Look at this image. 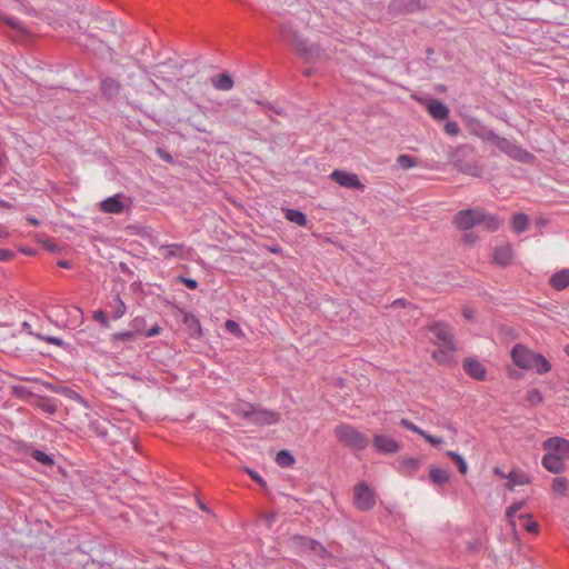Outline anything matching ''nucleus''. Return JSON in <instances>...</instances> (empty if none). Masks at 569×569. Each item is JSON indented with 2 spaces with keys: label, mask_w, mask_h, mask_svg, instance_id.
<instances>
[{
  "label": "nucleus",
  "mask_w": 569,
  "mask_h": 569,
  "mask_svg": "<svg viewBox=\"0 0 569 569\" xmlns=\"http://www.w3.org/2000/svg\"><path fill=\"white\" fill-rule=\"evenodd\" d=\"M41 310H42V312L46 315V317L48 319H51L52 315H51V312L47 308L41 307Z\"/></svg>",
  "instance_id": "obj_63"
},
{
  "label": "nucleus",
  "mask_w": 569,
  "mask_h": 569,
  "mask_svg": "<svg viewBox=\"0 0 569 569\" xmlns=\"http://www.w3.org/2000/svg\"><path fill=\"white\" fill-rule=\"evenodd\" d=\"M160 331L161 328L158 325H154L149 330L144 331L143 336L148 338L156 337L160 333Z\"/></svg>",
  "instance_id": "obj_50"
},
{
  "label": "nucleus",
  "mask_w": 569,
  "mask_h": 569,
  "mask_svg": "<svg viewBox=\"0 0 569 569\" xmlns=\"http://www.w3.org/2000/svg\"><path fill=\"white\" fill-rule=\"evenodd\" d=\"M183 246L182 244H170L161 248L162 254L164 257H177L182 253Z\"/></svg>",
  "instance_id": "obj_35"
},
{
  "label": "nucleus",
  "mask_w": 569,
  "mask_h": 569,
  "mask_svg": "<svg viewBox=\"0 0 569 569\" xmlns=\"http://www.w3.org/2000/svg\"><path fill=\"white\" fill-rule=\"evenodd\" d=\"M64 459L53 451L38 450V472H42L50 478L60 479L64 476Z\"/></svg>",
  "instance_id": "obj_3"
},
{
  "label": "nucleus",
  "mask_w": 569,
  "mask_h": 569,
  "mask_svg": "<svg viewBox=\"0 0 569 569\" xmlns=\"http://www.w3.org/2000/svg\"><path fill=\"white\" fill-rule=\"evenodd\" d=\"M421 468V460L413 457H402L398 460V471L405 477H413Z\"/></svg>",
  "instance_id": "obj_12"
},
{
  "label": "nucleus",
  "mask_w": 569,
  "mask_h": 569,
  "mask_svg": "<svg viewBox=\"0 0 569 569\" xmlns=\"http://www.w3.org/2000/svg\"><path fill=\"white\" fill-rule=\"evenodd\" d=\"M375 449L385 455L395 453L399 450L400 445L397 440L389 436L376 435L372 439Z\"/></svg>",
  "instance_id": "obj_10"
},
{
  "label": "nucleus",
  "mask_w": 569,
  "mask_h": 569,
  "mask_svg": "<svg viewBox=\"0 0 569 569\" xmlns=\"http://www.w3.org/2000/svg\"><path fill=\"white\" fill-rule=\"evenodd\" d=\"M529 400L531 402H540L542 400V396L538 390H531L529 393Z\"/></svg>",
  "instance_id": "obj_52"
},
{
  "label": "nucleus",
  "mask_w": 569,
  "mask_h": 569,
  "mask_svg": "<svg viewBox=\"0 0 569 569\" xmlns=\"http://www.w3.org/2000/svg\"><path fill=\"white\" fill-rule=\"evenodd\" d=\"M550 286L556 290H563L569 286V269H562L550 278Z\"/></svg>",
  "instance_id": "obj_19"
},
{
  "label": "nucleus",
  "mask_w": 569,
  "mask_h": 569,
  "mask_svg": "<svg viewBox=\"0 0 569 569\" xmlns=\"http://www.w3.org/2000/svg\"><path fill=\"white\" fill-rule=\"evenodd\" d=\"M158 153L160 154V157L166 160V161H172V158L169 153H167L166 151H162L161 149L158 150Z\"/></svg>",
  "instance_id": "obj_55"
},
{
  "label": "nucleus",
  "mask_w": 569,
  "mask_h": 569,
  "mask_svg": "<svg viewBox=\"0 0 569 569\" xmlns=\"http://www.w3.org/2000/svg\"><path fill=\"white\" fill-rule=\"evenodd\" d=\"M397 162L402 169H406V170L411 169L417 164V161L415 160V158L409 154H400L397 158Z\"/></svg>",
  "instance_id": "obj_36"
},
{
  "label": "nucleus",
  "mask_w": 569,
  "mask_h": 569,
  "mask_svg": "<svg viewBox=\"0 0 569 569\" xmlns=\"http://www.w3.org/2000/svg\"><path fill=\"white\" fill-rule=\"evenodd\" d=\"M184 322L190 325V326L197 327L198 332L200 333V331H201L200 322L198 321V319L193 315L187 313L184 316Z\"/></svg>",
  "instance_id": "obj_45"
},
{
  "label": "nucleus",
  "mask_w": 569,
  "mask_h": 569,
  "mask_svg": "<svg viewBox=\"0 0 569 569\" xmlns=\"http://www.w3.org/2000/svg\"><path fill=\"white\" fill-rule=\"evenodd\" d=\"M463 240H465L466 242H472V241H475V238L472 237V234H471V233H466V234L463 236Z\"/></svg>",
  "instance_id": "obj_60"
},
{
  "label": "nucleus",
  "mask_w": 569,
  "mask_h": 569,
  "mask_svg": "<svg viewBox=\"0 0 569 569\" xmlns=\"http://www.w3.org/2000/svg\"><path fill=\"white\" fill-rule=\"evenodd\" d=\"M481 224L485 226L488 231H496L500 226V221L497 217L485 212V219Z\"/></svg>",
  "instance_id": "obj_34"
},
{
  "label": "nucleus",
  "mask_w": 569,
  "mask_h": 569,
  "mask_svg": "<svg viewBox=\"0 0 569 569\" xmlns=\"http://www.w3.org/2000/svg\"><path fill=\"white\" fill-rule=\"evenodd\" d=\"M252 410L253 406L246 401H236L230 405V411L243 419H250Z\"/></svg>",
  "instance_id": "obj_21"
},
{
  "label": "nucleus",
  "mask_w": 569,
  "mask_h": 569,
  "mask_svg": "<svg viewBox=\"0 0 569 569\" xmlns=\"http://www.w3.org/2000/svg\"><path fill=\"white\" fill-rule=\"evenodd\" d=\"M249 475L252 477V479H254L257 482H259L260 485H266V482L263 481V479L254 471H249Z\"/></svg>",
  "instance_id": "obj_54"
},
{
  "label": "nucleus",
  "mask_w": 569,
  "mask_h": 569,
  "mask_svg": "<svg viewBox=\"0 0 569 569\" xmlns=\"http://www.w3.org/2000/svg\"><path fill=\"white\" fill-rule=\"evenodd\" d=\"M211 84L220 91H229L233 88V79L228 72H223L218 76H213L210 78Z\"/></svg>",
  "instance_id": "obj_17"
},
{
  "label": "nucleus",
  "mask_w": 569,
  "mask_h": 569,
  "mask_svg": "<svg viewBox=\"0 0 569 569\" xmlns=\"http://www.w3.org/2000/svg\"><path fill=\"white\" fill-rule=\"evenodd\" d=\"M463 370L471 378L482 381L486 379L487 370L485 366L475 358L466 359L462 363Z\"/></svg>",
  "instance_id": "obj_11"
},
{
  "label": "nucleus",
  "mask_w": 569,
  "mask_h": 569,
  "mask_svg": "<svg viewBox=\"0 0 569 569\" xmlns=\"http://www.w3.org/2000/svg\"><path fill=\"white\" fill-rule=\"evenodd\" d=\"M297 542L301 545H308L310 549V553L315 556L325 557L327 555L326 549L317 541L309 539L307 537H300L297 539Z\"/></svg>",
  "instance_id": "obj_22"
},
{
  "label": "nucleus",
  "mask_w": 569,
  "mask_h": 569,
  "mask_svg": "<svg viewBox=\"0 0 569 569\" xmlns=\"http://www.w3.org/2000/svg\"><path fill=\"white\" fill-rule=\"evenodd\" d=\"M468 174H471V176H479L480 174V171L476 168V169H469V170H465Z\"/></svg>",
  "instance_id": "obj_59"
},
{
  "label": "nucleus",
  "mask_w": 569,
  "mask_h": 569,
  "mask_svg": "<svg viewBox=\"0 0 569 569\" xmlns=\"http://www.w3.org/2000/svg\"><path fill=\"white\" fill-rule=\"evenodd\" d=\"M400 425L403 426L405 428H407L408 430L415 432V433H418L419 436L423 435V430L420 429L418 426H416L415 423H412L410 420L408 419H401L400 420Z\"/></svg>",
  "instance_id": "obj_41"
},
{
  "label": "nucleus",
  "mask_w": 569,
  "mask_h": 569,
  "mask_svg": "<svg viewBox=\"0 0 569 569\" xmlns=\"http://www.w3.org/2000/svg\"><path fill=\"white\" fill-rule=\"evenodd\" d=\"M144 325H146V319L143 317H136L130 322L131 330L137 332V337L144 333V331H143Z\"/></svg>",
  "instance_id": "obj_37"
},
{
  "label": "nucleus",
  "mask_w": 569,
  "mask_h": 569,
  "mask_svg": "<svg viewBox=\"0 0 569 569\" xmlns=\"http://www.w3.org/2000/svg\"><path fill=\"white\" fill-rule=\"evenodd\" d=\"M38 408H42V410L47 411L48 413H53L56 411V406L53 403H42L39 397Z\"/></svg>",
  "instance_id": "obj_49"
},
{
  "label": "nucleus",
  "mask_w": 569,
  "mask_h": 569,
  "mask_svg": "<svg viewBox=\"0 0 569 569\" xmlns=\"http://www.w3.org/2000/svg\"><path fill=\"white\" fill-rule=\"evenodd\" d=\"M14 391H16L17 395L22 396L23 388L22 387H14Z\"/></svg>",
  "instance_id": "obj_64"
},
{
  "label": "nucleus",
  "mask_w": 569,
  "mask_h": 569,
  "mask_svg": "<svg viewBox=\"0 0 569 569\" xmlns=\"http://www.w3.org/2000/svg\"><path fill=\"white\" fill-rule=\"evenodd\" d=\"M421 437H423L432 446H438L443 442V440L441 438L428 435L425 431H423V435H421Z\"/></svg>",
  "instance_id": "obj_47"
},
{
  "label": "nucleus",
  "mask_w": 569,
  "mask_h": 569,
  "mask_svg": "<svg viewBox=\"0 0 569 569\" xmlns=\"http://www.w3.org/2000/svg\"><path fill=\"white\" fill-rule=\"evenodd\" d=\"M547 453L542 457V466L550 472L559 475L566 470V460L569 459V440L552 437L543 441Z\"/></svg>",
  "instance_id": "obj_1"
},
{
  "label": "nucleus",
  "mask_w": 569,
  "mask_h": 569,
  "mask_svg": "<svg viewBox=\"0 0 569 569\" xmlns=\"http://www.w3.org/2000/svg\"><path fill=\"white\" fill-rule=\"evenodd\" d=\"M111 307L113 309L112 318L114 320L122 318L127 311V307H126L124 302L121 300L119 295H117L114 297L113 303H111Z\"/></svg>",
  "instance_id": "obj_28"
},
{
  "label": "nucleus",
  "mask_w": 569,
  "mask_h": 569,
  "mask_svg": "<svg viewBox=\"0 0 569 569\" xmlns=\"http://www.w3.org/2000/svg\"><path fill=\"white\" fill-rule=\"evenodd\" d=\"M137 338V332L132 330H126L113 333V339L118 341H132Z\"/></svg>",
  "instance_id": "obj_38"
},
{
  "label": "nucleus",
  "mask_w": 569,
  "mask_h": 569,
  "mask_svg": "<svg viewBox=\"0 0 569 569\" xmlns=\"http://www.w3.org/2000/svg\"><path fill=\"white\" fill-rule=\"evenodd\" d=\"M93 319L97 320L99 323H101L103 327H109V320L103 310H96L93 312Z\"/></svg>",
  "instance_id": "obj_42"
},
{
  "label": "nucleus",
  "mask_w": 569,
  "mask_h": 569,
  "mask_svg": "<svg viewBox=\"0 0 569 569\" xmlns=\"http://www.w3.org/2000/svg\"><path fill=\"white\" fill-rule=\"evenodd\" d=\"M513 363L523 370H533L539 375L551 370V363L540 353L532 351L523 345H516L511 350Z\"/></svg>",
  "instance_id": "obj_2"
},
{
  "label": "nucleus",
  "mask_w": 569,
  "mask_h": 569,
  "mask_svg": "<svg viewBox=\"0 0 569 569\" xmlns=\"http://www.w3.org/2000/svg\"><path fill=\"white\" fill-rule=\"evenodd\" d=\"M430 480L436 485H445L449 480V472L439 467H431Z\"/></svg>",
  "instance_id": "obj_24"
},
{
  "label": "nucleus",
  "mask_w": 569,
  "mask_h": 569,
  "mask_svg": "<svg viewBox=\"0 0 569 569\" xmlns=\"http://www.w3.org/2000/svg\"><path fill=\"white\" fill-rule=\"evenodd\" d=\"M18 250L24 254H29V256H32L34 254V251L31 249V248H27V247H19Z\"/></svg>",
  "instance_id": "obj_56"
},
{
  "label": "nucleus",
  "mask_w": 569,
  "mask_h": 569,
  "mask_svg": "<svg viewBox=\"0 0 569 569\" xmlns=\"http://www.w3.org/2000/svg\"><path fill=\"white\" fill-rule=\"evenodd\" d=\"M58 266L61 267V268H70V264L69 262L64 261V260H60L58 262Z\"/></svg>",
  "instance_id": "obj_62"
},
{
  "label": "nucleus",
  "mask_w": 569,
  "mask_h": 569,
  "mask_svg": "<svg viewBox=\"0 0 569 569\" xmlns=\"http://www.w3.org/2000/svg\"><path fill=\"white\" fill-rule=\"evenodd\" d=\"M249 420L257 425H273L279 421V415L276 411L253 408Z\"/></svg>",
  "instance_id": "obj_13"
},
{
  "label": "nucleus",
  "mask_w": 569,
  "mask_h": 569,
  "mask_svg": "<svg viewBox=\"0 0 569 569\" xmlns=\"http://www.w3.org/2000/svg\"><path fill=\"white\" fill-rule=\"evenodd\" d=\"M333 432L343 446L352 450H363L369 443L367 437L350 425H338Z\"/></svg>",
  "instance_id": "obj_4"
},
{
  "label": "nucleus",
  "mask_w": 569,
  "mask_h": 569,
  "mask_svg": "<svg viewBox=\"0 0 569 569\" xmlns=\"http://www.w3.org/2000/svg\"><path fill=\"white\" fill-rule=\"evenodd\" d=\"M456 346H443L439 347V350L432 352V358L440 365H456L457 360L455 358Z\"/></svg>",
  "instance_id": "obj_15"
},
{
  "label": "nucleus",
  "mask_w": 569,
  "mask_h": 569,
  "mask_svg": "<svg viewBox=\"0 0 569 569\" xmlns=\"http://www.w3.org/2000/svg\"><path fill=\"white\" fill-rule=\"evenodd\" d=\"M37 386H38V391H40L42 388H44V389L51 388V385L49 382H41L39 379H38Z\"/></svg>",
  "instance_id": "obj_57"
},
{
  "label": "nucleus",
  "mask_w": 569,
  "mask_h": 569,
  "mask_svg": "<svg viewBox=\"0 0 569 569\" xmlns=\"http://www.w3.org/2000/svg\"><path fill=\"white\" fill-rule=\"evenodd\" d=\"M282 37L288 40L297 50L301 51V52H306V48H305V44L302 43V41L297 37V34H293L292 38L290 39L284 30H282Z\"/></svg>",
  "instance_id": "obj_40"
},
{
  "label": "nucleus",
  "mask_w": 569,
  "mask_h": 569,
  "mask_svg": "<svg viewBox=\"0 0 569 569\" xmlns=\"http://www.w3.org/2000/svg\"><path fill=\"white\" fill-rule=\"evenodd\" d=\"M523 502L522 501H519V502H515L512 503L508 509H507V512H506V516H507V519L509 520L510 522V526L512 528H515L517 526L516 521H515V516L516 513L523 508Z\"/></svg>",
  "instance_id": "obj_33"
},
{
  "label": "nucleus",
  "mask_w": 569,
  "mask_h": 569,
  "mask_svg": "<svg viewBox=\"0 0 569 569\" xmlns=\"http://www.w3.org/2000/svg\"><path fill=\"white\" fill-rule=\"evenodd\" d=\"M427 109L430 116L436 120H445L449 116L448 107L443 102L436 99L428 101Z\"/></svg>",
  "instance_id": "obj_16"
},
{
  "label": "nucleus",
  "mask_w": 569,
  "mask_h": 569,
  "mask_svg": "<svg viewBox=\"0 0 569 569\" xmlns=\"http://www.w3.org/2000/svg\"><path fill=\"white\" fill-rule=\"evenodd\" d=\"M14 257V253L8 249H0V261H8Z\"/></svg>",
  "instance_id": "obj_51"
},
{
  "label": "nucleus",
  "mask_w": 569,
  "mask_h": 569,
  "mask_svg": "<svg viewBox=\"0 0 569 569\" xmlns=\"http://www.w3.org/2000/svg\"><path fill=\"white\" fill-rule=\"evenodd\" d=\"M330 179L339 186L347 189L363 190L365 184L360 181L358 174L348 172L346 170H333L330 173Z\"/></svg>",
  "instance_id": "obj_8"
},
{
  "label": "nucleus",
  "mask_w": 569,
  "mask_h": 569,
  "mask_svg": "<svg viewBox=\"0 0 569 569\" xmlns=\"http://www.w3.org/2000/svg\"><path fill=\"white\" fill-rule=\"evenodd\" d=\"M463 316L466 319L471 320L473 317L472 310L469 308L463 309Z\"/></svg>",
  "instance_id": "obj_58"
},
{
  "label": "nucleus",
  "mask_w": 569,
  "mask_h": 569,
  "mask_svg": "<svg viewBox=\"0 0 569 569\" xmlns=\"http://www.w3.org/2000/svg\"><path fill=\"white\" fill-rule=\"evenodd\" d=\"M485 211L481 209L460 210L453 218V223L458 229L469 230L483 222Z\"/></svg>",
  "instance_id": "obj_5"
},
{
  "label": "nucleus",
  "mask_w": 569,
  "mask_h": 569,
  "mask_svg": "<svg viewBox=\"0 0 569 569\" xmlns=\"http://www.w3.org/2000/svg\"><path fill=\"white\" fill-rule=\"evenodd\" d=\"M495 473L498 475L501 478H506V473L500 468H495Z\"/></svg>",
  "instance_id": "obj_61"
},
{
  "label": "nucleus",
  "mask_w": 569,
  "mask_h": 569,
  "mask_svg": "<svg viewBox=\"0 0 569 569\" xmlns=\"http://www.w3.org/2000/svg\"><path fill=\"white\" fill-rule=\"evenodd\" d=\"M276 462L280 467H290L295 463V458L289 451L281 450L276 455Z\"/></svg>",
  "instance_id": "obj_29"
},
{
  "label": "nucleus",
  "mask_w": 569,
  "mask_h": 569,
  "mask_svg": "<svg viewBox=\"0 0 569 569\" xmlns=\"http://www.w3.org/2000/svg\"><path fill=\"white\" fill-rule=\"evenodd\" d=\"M497 147L510 156L512 159H516L521 162H529L532 159V154L528 151L523 150L519 146L515 144L513 142L509 141L505 138H498L497 140Z\"/></svg>",
  "instance_id": "obj_9"
},
{
  "label": "nucleus",
  "mask_w": 569,
  "mask_h": 569,
  "mask_svg": "<svg viewBox=\"0 0 569 569\" xmlns=\"http://www.w3.org/2000/svg\"><path fill=\"white\" fill-rule=\"evenodd\" d=\"M511 223H512V229L516 232L521 233L527 230V228L529 226V218L525 213H516L512 217Z\"/></svg>",
  "instance_id": "obj_25"
},
{
  "label": "nucleus",
  "mask_w": 569,
  "mask_h": 569,
  "mask_svg": "<svg viewBox=\"0 0 569 569\" xmlns=\"http://www.w3.org/2000/svg\"><path fill=\"white\" fill-rule=\"evenodd\" d=\"M64 392L70 397V398H73V399H77L79 401H83V399L81 398V396L79 393H77L76 391H72L70 389H64Z\"/></svg>",
  "instance_id": "obj_53"
},
{
  "label": "nucleus",
  "mask_w": 569,
  "mask_h": 569,
  "mask_svg": "<svg viewBox=\"0 0 569 569\" xmlns=\"http://www.w3.org/2000/svg\"><path fill=\"white\" fill-rule=\"evenodd\" d=\"M519 522L530 533H537L539 530L538 523L532 519V516L529 513L520 515Z\"/></svg>",
  "instance_id": "obj_27"
},
{
  "label": "nucleus",
  "mask_w": 569,
  "mask_h": 569,
  "mask_svg": "<svg viewBox=\"0 0 569 569\" xmlns=\"http://www.w3.org/2000/svg\"><path fill=\"white\" fill-rule=\"evenodd\" d=\"M38 339L46 340V341L51 342V343L57 345V346H62L63 345L62 339H60L58 337L40 336V335H38Z\"/></svg>",
  "instance_id": "obj_48"
},
{
  "label": "nucleus",
  "mask_w": 569,
  "mask_h": 569,
  "mask_svg": "<svg viewBox=\"0 0 569 569\" xmlns=\"http://www.w3.org/2000/svg\"><path fill=\"white\" fill-rule=\"evenodd\" d=\"M224 327L228 332L236 335L237 337L243 336V331L240 328L239 323L233 320H227Z\"/></svg>",
  "instance_id": "obj_39"
},
{
  "label": "nucleus",
  "mask_w": 569,
  "mask_h": 569,
  "mask_svg": "<svg viewBox=\"0 0 569 569\" xmlns=\"http://www.w3.org/2000/svg\"><path fill=\"white\" fill-rule=\"evenodd\" d=\"M178 281L186 284L191 290H194L198 287V282L191 278L179 277Z\"/></svg>",
  "instance_id": "obj_44"
},
{
  "label": "nucleus",
  "mask_w": 569,
  "mask_h": 569,
  "mask_svg": "<svg viewBox=\"0 0 569 569\" xmlns=\"http://www.w3.org/2000/svg\"><path fill=\"white\" fill-rule=\"evenodd\" d=\"M284 217L290 222L296 223V224H298L300 227H305L307 224V217L300 210H297V209H286L284 210Z\"/></svg>",
  "instance_id": "obj_23"
},
{
  "label": "nucleus",
  "mask_w": 569,
  "mask_h": 569,
  "mask_svg": "<svg viewBox=\"0 0 569 569\" xmlns=\"http://www.w3.org/2000/svg\"><path fill=\"white\" fill-rule=\"evenodd\" d=\"M353 500L358 509L368 511L376 505V493L366 482H360L353 489Z\"/></svg>",
  "instance_id": "obj_6"
},
{
  "label": "nucleus",
  "mask_w": 569,
  "mask_h": 569,
  "mask_svg": "<svg viewBox=\"0 0 569 569\" xmlns=\"http://www.w3.org/2000/svg\"><path fill=\"white\" fill-rule=\"evenodd\" d=\"M512 257V248L509 244L500 246L493 252V260L501 266L510 263Z\"/></svg>",
  "instance_id": "obj_20"
},
{
  "label": "nucleus",
  "mask_w": 569,
  "mask_h": 569,
  "mask_svg": "<svg viewBox=\"0 0 569 569\" xmlns=\"http://www.w3.org/2000/svg\"><path fill=\"white\" fill-rule=\"evenodd\" d=\"M445 131L449 136H457L459 133V126L453 121H448L445 124Z\"/></svg>",
  "instance_id": "obj_43"
},
{
  "label": "nucleus",
  "mask_w": 569,
  "mask_h": 569,
  "mask_svg": "<svg viewBox=\"0 0 569 569\" xmlns=\"http://www.w3.org/2000/svg\"><path fill=\"white\" fill-rule=\"evenodd\" d=\"M447 455L457 463L458 469L462 475L468 472V465L461 455L456 451H448Z\"/></svg>",
  "instance_id": "obj_32"
},
{
  "label": "nucleus",
  "mask_w": 569,
  "mask_h": 569,
  "mask_svg": "<svg viewBox=\"0 0 569 569\" xmlns=\"http://www.w3.org/2000/svg\"><path fill=\"white\" fill-rule=\"evenodd\" d=\"M506 478L508 479V489H513L516 486H523L530 482V477L523 471L512 470Z\"/></svg>",
  "instance_id": "obj_18"
},
{
  "label": "nucleus",
  "mask_w": 569,
  "mask_h": 569,
  "mask_svg": "<svg viewBox=\"0 0 569 569\" xmlns=\"http://www.w3.org/2000/svg\"><path fill=\"white\" fill-rule=\"evenodd\" d=\"M429 331L431 333L430 339L436 346H450L451 349L452 346H455L453 333L449 326L445 323H435L429 327Z\"/></svg>",
  "instance_id": "obj_7"
},
{
  "label": "nucleus",
  "mask_w": 569,
  "mask_h": 569,
  "mask_svg": "<svg viewBox=\"0 0 569 569\" xmlns=\"http://www.w3.org/2000/svg\"><path fill=\"white\" fill-rule=\"evenodd\" d=\"M299 537H295L292 539V545H293V548H296L298 550V552H301V553H310V549L308 547V545H301L299 542H297V539Z\"/></svg>",
  "instance_id": "obj_46"
},
{
  "label": "nucleus",
  "mask_w": 569,
  "mask_h": 569,
  "mask_svg": "<svg viewBox=\"0 0 569 569\" xmlns=\"http://www.w3.org/2000/svg\"><path fill=\"white\" fill-rule=\"evenodd\" d=\"M0 19L3 20L9 27L17 30L21 34V37H29L28 31L20 24V22L17 19L3 14H0Z\"/></svg>",
  "instance_id": "obj_30"
},
{
  "label": "nucleus",
  "mask_w": 569,
  "mask_h": 569,
  "mask_svg": "<svg viewBox=\"0 0 569 569\" xmlns=\"http://www.w3.org/2000/svg\"><path fill=\"white\" fill-rule=\"evenodd\" d=\"M552 491L557 497L565 496L569 491V481L562 477L555 478L552 481Z\"/></svg>",
  "instance_id": "obj_26"
},
{
  "label": "nucleus",
  "mask_w": 569,
  "mask_h": 569,
  "mask_svg": "<svg viewBox=\"0 0 569 569\" xmlns=\"http://www.w3.org/2000/svg\"><path fill=\"white\" fill-rule=\"evenodd\" d=\"M101 88L104 94L111 97L118 92L119 83L113 79H104Z\"/></svg>",
  "instance_id": "obj_31"
},
{
  "label": "nucleus",
  "mask_w": 569,
  "mask_h": 569,
  "mask_svg": "<svg viewBox=\"0 0 569 569\" xmlns=\"http://www.w3.org/2000/svg\"><path fill=\"white\" fill-rule=\"evenodd\" d=\"M100 210L104 213L120 214L124 210V204L121 201V194L117 193L102 200L99 204Z\"/></svg>",
  "instance_id": "obj_14"
}]
</instances>
